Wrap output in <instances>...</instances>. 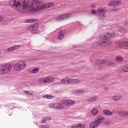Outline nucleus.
<instances>
[{
    "label": "nucleus",
    "mask_w": 128,
    "mask_h": 128,
    "mask_svg": "<svg viewBox=\"0 0 128 128\" xmlns=\"http://www.w3.org/2000/svg\"><path fill=\"white\" fill-rule=\"evenodd\" d=\"M9 4L14 10L20 12H28L30 10V0H10Z\"/></svg>",
    "instance_id": "obj_1"
},
{
    "label": "nucleus",
    "mask_w": 128,
    "mask_h": 128,
    "mask_svg": "<svg viewBox=\"0 0 128 128\" xmlns=\"http://www.w3.org/2000/svg\"><path fill=\"white\" fill-rule=\"evenodd\" d=\"M12 68V66L10 64L2 65L0 66V76H4L10 72Z\"/></svg>",
    "instance_id": "obj_2"
},
{
    "label": "nucleus",
    "mask_w": 128,
    "mask_h": 128,
    "mask_svg": "<svg viewBox=\"0 0 128 128\" xmlns=\"http://www.w3.org/2000/svg\"><path fill=\"white\" fill-rule=\"evenodd\" d=\"M25 68H26V62L24 61H20L14 66V69L17 72H20V70H24Z\"/></svg>",
    "instance_id": "obj_3"
},
{
    "label": "nucleus",
    "mask_w": 128,
    "mask_h": 128,
    "mask_svg": "<svg viewBox=\"0 0 128 128\" xmlns=\"http://www.w3.org/2000/svg\"><path fill=\"white\" fill-rule=\"evenodd\" d=\"M106 9L104 8H98L97 10V14L99 20H106Z\"/></svg>",
    "instance_id": "obj_4"
},
{
    "label": "nucleus",
    "mask_w": 128,
    "mask_h": 128,
    "mask_svg": "<svg viewBox=\"0 0 128 128\" xmlns=\"http://www.w3.org/2000/svg\"><path fill=\"white\" fill-rule=\"evenodd\" d=\"M102 122H104V118L102 116H98L96 120L90 124L89 128H95L98 126H100V124H102Z\"/></svg>",
    "instance_id": "obj_5"
},
{
    "label": "nucleus",
    "mask_w": 128,
    "mask_h": 128,
    "mask_svg": "<svg viewBox=\"0 0 128 128\" xmlns=\"http://www.w3.org/2000/svg\"><path fill=\"white\" fill-rule=\"evenodd\" d=\"M43 2L42 0H33L32 4V6H36L37 8H46V6L42 4Z\"/></svg>",
    "instance_id": "obj_6"
},
{
    "label": "nucleus",
    "mask_w": 128,
    "mask_h": 128,
    "mask_svg": "<svg viewBox=\"0 0 128 128\" xmlns=\"http://www.w3.org/2000/svg\"><path fill=\"white\" fill-rule=\"evenodd\" d=\"M72 13H68L61 14L56 17V18H55V20H56V22H60L61 20H64L70 18V16H72Z\"/></svg>",
    "instance_id": "obj_7"
},
{
    "label": "nucleus",
    "mask_w": 128,
    "mask_h": 128,
    "mask_svg": "<svg viewBox=\"0 0 128 128\" xmlns=\"http://www.w3.org/2000/svg\"><path fill=\"white\" fill-rule=\"evenodd\" d=\"M48 106L50 108H56V110H62V108H64V106L57 103L50 104H49Z\"/></svg>",
    "instance_id": "obj_8"
},
{
    "label": "nucleus",
    "mask_w": 128,
    "mask_h": 128,
    "mask_svg": "<svg viewBox=\"0 0 128 128\" xmlns=\"http://www.w3.org/2000/svg\"><path fill=\"white\" fill-rule=\"evenodd\" d=\"M62 104L64 106H74V104L76 102L74 100H68L62 101Z\"/></svg>",
    "instance_id": "obj_9"
},
{
    "label": "nucleus",
    "mask_w": 128,
    "mask_h": 128,
    "mask_svg": "<svg viewBox=\"0 0 128 128\" xmlns=\"http://www.w3.org/2000/svg\"><path fill=\"white\" fill-rule=\"evenodd\" d=\"M38 24H36V23L34 24H32L31 25L29 26L28 27V30H31L32 32H36V30H38Z\"/></svg>",
    "instance_id": "obj_10"
},
{
    "label": "nucleus",
    "mask_w": 128,
    "mask_h": 128,
    "mask_svg": "<svg viewBox=\"0 0 128 128\" xmlns=\"http://www.w3.org/2000/svg\"><path fill=\"white\" fill-rule=\"evenodd\" d=\"M116 48H125L126 42L124 41H116Z\"/></svg>",
    "instance_id": "obj_11"
},
{
    "label": "nucleus",
    "mask_w": 128,
    "mask_h": 128,
    "mask_svg": "<svg viewBox=\"0 0 128 128\" xmlns=\"http://www.w3.org/2000/svg\"><path fill=\"white\" fill-rule=\"evenodd\" d=\"M120 4H122V1L120 0L112 1L108 4V6H118Z\"/></svg>",
    "instance_id": "obj_12"
},
{
    "label": "nucleus",
    "mask_w": 128,
    "mask_h": 128,
    "mask_svg": "<svg viewBox=\"0 0 128 128\" xmlns=\"http://www.w3.org/2000/svg\"><path fill=\"white\" fill-rule=\"evenodd\" d=\"M120 98H122V96L118 93H116L115 95L112 96V99L114 102H118V100H120Z\"/></svg>",
    "instance_id": "obj_13"
},
{
    "label": "nucleus",
    "mask_w": 128,
    "mask_h": 128,
    "mask_svg": "<svg viewBox=\"0 0 128 128\" xmlns=\"http://www.w3.org/2000/svg\"><path fill=\"white\" fill-rule=\"evenodd\" d=\"M60 82L64 84H70V78H64L60 80Z\"/></svg>",
    "instance_id": "obj_14"
},
{
    "label": "nucleus",
    "mask_w": 128,
    "mask_h": 128,
    "mask_svg": "<svg viewBox=\"0 0 128 128\" xmlns=\"http://www.w3.org/2000/svg\"><path fill=\"white\" fill-rule=\"evenodd\" d=\"M64 34H66L65 30H60L58 35V39L62 40L64 38Z\"/></svg>",
    "instance_id": "obj_15"
},
{
    "label": "nucleus",
    "mask_w": 128,
    "mask_h": 128,
    "mask_svg": "<svg viewBox=\"0 0 128 128\" xmlns=\"http://www.w3.org/2000/svg\"><path fill=\"white\" fill-rule=\"evenodd\" d=\"M20 48V45H16L8 48L7 52H13V50H18V48Z\"/></svg>",
    "instance_id": "obj_16"
},
{
    "label": "nucleus",
    "mask_w": 128,
    "mask_h": 128,
    "mask_svg": "<svg viewBox=\"0 0 128 128\" xmlns=\"http://www.w3.org/2000/svg\"><path fill=\"white\" fill-rule=\"evenodd\" d=\"M116 36V32H107V37H108V38H114Z\"/></svg>",
    "instance_id": "obj_17"
},
{
    "label": "nucleus",
    "mask_w": 128,
    "mask_h": 128,
    "mask_svg": "<svg viewBox=\"0 0 128 128\" xmlns=\"http://www.w3.org/2000/svg\"><path fill=\"white\" fill-rule=\"evenodd\" d=\"M86 128V126L84 124H76L75 126H70V128Z\"/></svg>",
    "instance_id": "obj_18"
},
{
    "label": "nucleus",
    "mask_w": 128,
    "mask_h": 128,
    "mask_svg": "<svg viewBox=\"0 0 128 128\" xmlns=\"http://www.w3.org/2000/svg\"><path fill=\"white\" fill-rule=\"evenodd\" d=\"M115 60L118 62H124V58L120 56H118L115 58Z\"/></svg>",
    "instance_id": "obj_19"
},
{
    "label": "nucleus",
    "mask_w": 128,
    "mask_h": 128,
    "mask_svg": "<svg viewBox=\"0 0 128 128\" xmlns=\"http://www.w3.org/2000/svg\"><path fill=\"white\" fill-rule=\"evenodd\" d=\"M97 46H106V43L104 40H101L97 42Z\"/></svg>",
    "instance_id": "obj_20"
},
{
    "label": "nucleus",
    "mask_w": 128,
    "mask_h": 128,
    "mask_svg": "<svg viewBox=\"0 0 128 128\" xmlns=\"http://www.w3.org/2000/svg\"><path fill=\"white\" fill-rule=\"evenodd\" d=\"M70 84H80V81L78 79H72L70 78Z\"/></svg>",
    "instance_id": "obj_21"
},
{
    "label": "nucleus",
    "mask_w": 128,
    "mask_h": 128,
    "mask_svg": "<svg viewBox=\"0 0 128 128\" xmlns=\"http://www.w3.org/2000/svg\"><path fill=\"white\" fill-rule=\"evenodd\" d=\"M98 101V96H93L88 100V102H94Z\"/></svg>",
    "instance_id": "obj_22"
},
{
    "label": "nucleus",
    "mask_w": 128,
    "mask_h": 128,
    "mask_svg": "<svg viewBox=\"0 0 128 128\" xmlns=\"http://www.w3.org/2000/svg\"><path fill=\"white\" fill-rule=\"evenodd\" d=\"M117 28L120 32H126V28H124L122 26H117Z\"/></svg>",
    "instance_id": "obj_23"
},
{
    "label": "nucleus",
    "mask_w": 128,
    "mask_h": 128,
    "mask_svg": "<svg viewBox=\"0 0 128 128\" xmlns=\"http://www.w3.org/2000/svg\"><path fill=\"white\" fill-rule=\"evenodd\" d=\"M105 41V46H110L111 44H112V42L110 40L106 39Z\"/></svg>",
    "instance_id": "obj_24"
},
{
    "label": "nucleus",
    "mask_w": 128,
    "mask_h": 128,
    "mask_svg": "<svg viewBox=\"0 0 128 128\" xmlns=\"http://www.w3.org/2000/svg\"><path fill=\"white\" fill-rule=\"evenodd\" d=\"M46 78V84H48L50 82H52L53 80H54V78H52V76L47 77V78Z\"/></svg>",
    "instance_id": "obj_25"
},
{
    "label": "nucleus",
    "mask_w": 128,
    "mask_h": 128,
    "mask_svg": "<svg viewBox=\"0 0 128 128\" xmlns=\"http://www.w3.org/2000/svg\"><path fill=\"white\" fill-rule=\"evenodd\" d=\"M43 98H47V100H50L54 98V96L50 94H45L42 96Z\"/></svg>",
    "instance_id": "obj_26"
},
{
    "label": "nucleus",
    "mask_w": 128,
    "mask_h": 128,
    "mask_svg": "<svg viewBox=\"0 0 128 128\" xmlns=\"http://www.w3.org/2000/svg\"><path fill=\"white\" fill-rule=\"evenodd\" d=\"M38 82L39 84H46V78H42L39 79Z\"/></svg>",
    "instance_id": "obj_27"
},
{
    "label": "nucleus",
    "mask_w": 128,
    "mask_h": 128,
    "mask_svg": "<svg viewBox=\"0 0 128 128\" xmlns=\"http://www.w3.org/2000/svg\"><path fill=\"white\" fill-rule=\"evenodd\" d=\"M100 38L101 40H106V38H108V33H106V35H100Z\"/></svg>",
    "instance_id": "obj_28"
},
{
    "label": "nucleus",
    "mask_w": 128,
    "mask_h": 128,
    "mask_svg": "<svg viewBox=\"0 0 128 128\" xmlns=\"http://www.w3.org/2000/svg\"><path fill=\"white\" fill-rule=\"evenodd\" d=\"M74 92L76 94H84V90H77L75 91Z\"/></svg>",
    "instance_id": "obj_29"
},
{
    "label": "nucleus",
    "mask_w": 128,
    "mask_h": 128,
    "mask_svg": "<svg viewBox=\"0 0 128 128\" xmlns=\"http://www.w3.org/2000/svg\"><path fill=\"white\" fill-rule=\"evenodd\" d=\"M40 72V68H35L32 70V74H36V72Z\"/></svg>",
    "instance_id": "obj_30"
},
{
    "label": "nucleus",
    "mask_w": 128,
    "mask_h": 128,
    "mask_svg": "<svg viewBox=\"0 0 128 128\" xmlns=\"http://www.w3.org/2000/svg\"><path fill=\"white\" fill-rule=\"evenodd\" d=\"M88 114H90V113L87 114L88 118H92L94 116H96L98 114V112H91L90 114V116H88Z\"/></svg>",
    "instance_id": "obj_31"
},
{
    "label": "nucleus",
    "mask_w": 128,
    "mask_h": 128,
    "mask_svg": "<svg viewBox=\"0 0 128 128\" xmlns=\"http://www.w3.org/2000/svg\"><path fill=\"white\" fill-rule=\"evenodd\" d=\"M38 20L37 19H34V18H31V19H28L26 22H36Z\"/></svg>",
    "instance_id": "obj_32"
},
{
    "label": "nucleus",
    "mask_w": 128,
    "mask_h": 128,
    "mask_svg": "<svg viewBox=\"0 0 128 128\" xmlns=\"http://www.w3.org/2000/svg\"><path fill=\"white\" fill-rule=\"evenodd\" d=\"M118 114L119 116H128V113H124V112H118Z\"/></svg>",
    "instance_id": "obj_33"
},
{
    "label": "nucleus",
    "mask_w": 128,
    "mask_h": 128,
    "mask_svg": "<svg viewBox=\"0 0 128 128\" xmlns=\"http://www.w3.org/2000/svg\"><path fill=\"white\" fill-rule=\"evenodd\" d=\"M122 72H128V66H126L122 69Z\"/></svg>",
    "instance_id": "obj_34"
},
{
    "label": "nucleus",
    "mask_w": 128,
    "mask_h": 128,
    "mask_svg": "<svg viewBox=\"0 0 128 128\" xmlns=\"http://www.w3.org/2000/svg\"><path fill=\"white\" fill-rule=\"evenodd\" d=\"M54 6V2H48V8H52V6Z\"/></svg>",
    "instance_id": "obj_35"
},
{
    "label": "nucleus",
    "mask_w": 128,
    "mask_h": 128,
    "mask_svg": "<svg viewBox=\"0 0 128 128\" xmlns=\"http://www.w3.org/2000/svg\"><path fill=\"white\" fill-rule=\"evenodd\" d=\"M24 94H30V96H32L33 92H30V93L29 91L24 90Z\"/></svg>",
    "instance_id": "obj_36"
},
{
    "label": "nucleus",
    "mask_w": 128,
    "mask_h": 128,
    "mask_svg": "<svg viewBox=\"0 0 128 128\" xmlns=\"http://www.w3.org/2000/svg\"><path fill=\"white\" fill-rule=\"evenodd\" d=\"M92 112H98V108H94L92 110Z\"/></svg>",
    "instance_id": "obj_37"
},
{
    "label": "nucleus",
    "mask_w": 128,
    "mask_h": 128,
    "mask_svg": "<svg viewBox=\"0 0 128 128\" xmlns=\"http://www.w3.org/2000/svg\"><path fill=\"white\" fill-rule=\"evenodd\" d=\"M40 128H50L49 127H48L46 126H44V125H40L39 126Z\"/></svg>",
    "instance_id": "obj_38"
},
{
    "label": "nucleus",
    "mask_w": 128,
    "mask_h": 128,
    "mask_svg": "<svg viewBox=\"0 0 128 128\" xmlns=\"http://www.w3.org/2000/svg\"><path fill=\"white\" fill-rule=\"evenodd\" d=\"M109 64L112 66H116V63L114 62H110Z\"/></svg>",
    "instance_id": "obj_39"
},
{
    "label": "nucleus",
    "mask_w": 128,
    "mask_h": 128,
    "mask_svg": "<svg viewBox=\"0 0 128 128\" xmlns=\"http://www.w3.org/2000/svg\"><path fill=\"white\" fill-rule=\"evenodd\" d=\"M105 116H112V112H104Z\"/></svg>",
    "instance_id": "obj_40"
},
{
    "label": "nucleus",
    "mask_w": 128,
    "mask_h": 128,
    "mask_svg": "<svg viewBox=\"0 0 128 128\" xmlns=\"http://www.w3.org/2000/svg\"><path fill=\"white\" fill-rule=\"evenodd\" d=\"M4 16L0 15V22H2V20H4Z\"/></svg>",
    "instance_id": "obj_41"
},
{
    "label": "nucleus",
    "mask_w": 128,
    "mask_h": 128,
    "mask_svg": "<svg viewBox=\"0 0 128 128\" xmlns=\"http://www.w3.org/2000/svg\"><path fill=\"white\" fill-rule=\"evenodd\" d=\"M124 48H126L128 50V42H125V47Z\"/></svg>",
    "instance_id": "obj_42"
},
{
    "label": "nucleus",
    "mask_w": 128,
    "mask_h": 128,
    "mask_svg": "<svg viewBox=\"0 0 128 128\" xmlns=\"http://www.w3.org/2000/svg\"><path fill=\"white\" fill-rule=\"evenodd\" d=\"M91 12L92 14H98V11H96V10H92Z\"/></svg>",
    "instance_id": "obj_43"
},
{
    "label": "nucleus",
    "mask_w": 128,
    "mask_h": 128,
    "mask_svg": "<svg viewBox=\"0 0 128 128\" xmlns=\"http://www.w3.org/2000/svg\"><path fill=\"white\" fill-rule=\"evenodd\" d=\"M103 112H110V110H103Z\"/></svg>",
    "instance_id": "obj_44"
},
{
    "label": "nucleus",
    "mask_w": 128,
    "mask_h": 128,
    "mask_svg": "<svg viewBox=\"0 0 128 128\" xmlns=\"http://www.w3.org/2000/svg\"><path fill=\"white\" fill-rule=\"evenodd\" d=\"M106 62V61H102L100 62V64H105Z\"/></svg>",
    "instance_id": "obj_45"
},
{
    "label": "nucleus",
    "mask_w": 128,
    "mask_h": 128,
    "mask_svg": "<svg viewBox=\"0 0 128 128\" xmlns=\"http://www.w3.org/2000/svg\"><path fill=\"white\" fill-rule=\"evenodd\" d=\"M124 24L125 26L128 25V20H126V21H125Z\"/></svg>",
    "instance_id": "obj_46"
},
{
    "label": "nucleus",
    "mask_w": 128,
    "mask_h": 128,
    "mask_svg": "<svg viewBox=\"0 0 128 128\" xmlns=\"http://www.w3.org/2000/svg\"><path fill=\"white\" fill-rule=\"evenodd\" d=\"M94 66H101L100 65V64H98V63H95Z\"/></svg>",
    "instance_id": "obj_47"
},
{
    "label": "nucleus",
    "mask_w": 128,
    "mask_h": 128,
    "mask_svg": "<svg viewBox=\"0 0 128 128\" xmlns=\"http://www.w3.org/2000/svg\"><path fill=\"white\" fill-rule=\"evenodd\" d=\"M42 124H46V118H44L42 121Z\"/></svg>",
    "instance_id": "obj_48"
},
{
    "label": "nucleus",
    "mask_w": 128,
    "mask_h": 128,
    "mask_svg": "<svg viewBox=\"0 0 128 128\" xmlns=\"http://www.w3.org/2000/svg\"><path fill=\"white\" fill-rule=\"evenodd\" d=\"M47 120H52V118H50V117H47Z\"/></svg>",
    "instance_id": "obj_49"
},
{
    "label": "nucleus",
    "mask_w": 128,
    "mask_h": 128,
    "mask_svg": "<svg viewBox=\"0 0 128 128\" xmlns=\"http://www.w3.org/2000/svg\"><path fill=\"white\" fill-rule=\"evenodd\" d=\"M91 8H96V5L95 4L92 5Z\"/></svg>",
    "instance_id": "obj_50"
},
{
    "label": "nucleus",
    "mask_w": 128,
    "mask_h": 128,
    "mask_svg": "<svg viewBox=\"0 0 128 128\" xmlns=\"http://www.w3.org/2000/svg\"><path fill=\"white\" fill-rule=\"evenodd\" d=\"M104 90H106V91L108 90V88H106V87H105V88H104Z\"/></svg>",
    "instance_id": "obj_51"
},
{
    "label": "nucleus",
    "mask_w": 128,
    "mask_h": 128,
    "mask_svg": "<svg viewBox=\"0 0 128 128\" xmlns=\"http://www.w3.org/2000/svg\"><path fill=\"white\" fill-rule=\"evenodd\" d=\"M118 10L120 9H113L112 10H114V12H118Z\"/></svg>",
    "instance_id": "obj_52"
},
{
    "label": "nucleus",
    "mask_w": 128,
    "mask_h": 128,
    "mask_svg": "<svg viewBox=\"0 0 128 128\" xmlns=\"http://www.w3.org/2000/svg\"><path fill=\"white\" fill-rule=\"evenodd\" d=\"M104 80V78H101V80Z\"/></svg>",
    "instance_id": "obj_53"
},
{
    "label": "nucleus",
    "mask_w": 128,
    "mask_h": 128,
    "mask_svg": "<svg viewBox=\"0 0 128 128\" xmlns=\"http://www.w3.org/2000/svg\"><path fill=\"white\" fill-rule=\"evenodd\" d=\"M1 53H2V52H1V51H0V54Z\"/></svg>",
    "instance_id": "obj_54"
},
{
    "label": "nucleus",
    "mask_w": 128,
    "mask_h": 128,
    "mask_svg": "<svg viewBox=\"0 0 128 128\" xmlns=\"http://www.w3.org/2000/svg\"><path fill=\"white\" fill-rule=\"evenodd\" d=\"M10 106H12V104H11V105H10Z\"/></svg>",
    "instance_id": "obj_55"
}]
</instances>
